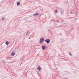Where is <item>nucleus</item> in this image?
Listing matches in <instances>:
<instances>
[{"mask_svg":"<svg viewBox=\"0 0 79 79\" xmlns=\"http://www.w3.org/2000/svg\"><path fill=\"white\" fill-rule=\"evenodd\" d=\"M44 38H42L40 40V44L42 43V42H44Z\"/></svg>","mask_w":79,"mask_h":79,"instance_id":"1","label":"nucleus"},{"mask_svg":"<svg viewBox=\"0 0 79 79\" xmlns=\"http://www.w3.org/2000/svg\"><path fill=\"white\" fill-rule=\"evenodd\" d=\"M45 42H47V44H49V43H50V40L49 39L45 41Z\"/></svg>","mask_w":79,"mask_h":79,"instance_id":"2","label":"nucleus"},{"mask_svg":"<svg viewBox=\"0 0 79 79\" xmlns=\"http://www.w3.org/2000/svg\"><path fill=\"white\" fill-rule=\"evenodd\" d=\"M37 69L40 70V71H41V69H42V68H41L40 67H38Z\"/></svg>","mask_w":79,"mask_h":79,"instance_id":"3","label":"nucleus"},{"mask_svg":"<svg viewBox=\"0 0 79 79\" xmlns=\"http://www.w3.org/2000/svg\"><path fill=\"white\" fill-rule=\"evenodd\" d=\"M17 6H19V5H20V2H17Z\"/></svg>","mask_w":79,"mask_h":79,"instance_id":"4","label":"nucleus"},{"mask_svg":"<svg viewBox=\"0 0 79 79\" xmlns=\"http://www.w3.org/2000/svg\"><path fill=\"white\" fill-rule=\"evenodd\" d=\"M6 44L7 45H8L9 44V42H8V41H6Z\"/></svg>","mask_w":79,"mask_h":79,"instance_id":"5","label":"nucleus"},{"mask_svg":"<svg viewBox=\"0 0 79 79\" xmlns=\"http://www.w3.org/2000/svg\"><path fill=\"white\" fill-rule=\"evenodd\" d=\"M42 48L43 50H45V46H42Z\"/></svg>","mask_w":79,"mask_h":79,"instance_id":"6","label":"nucleus"},{"mask_svg":"<svg viewBox=\"0 0 79 79\" xmlns=\"http://www.w3.org/2000/svg\"><path fill=\"white\" fill-rule=\"evenodd\" d=\"M39 15V14L36 13L35 14H33L34 16H36V15Z\"/></svg>","mask_w":79,"mask_h":79,"instance_id":"7","label":"nucleus"},{"mask_svg":"<svg viewBox=\"0 0 79 79\" xmlns=\"http://www.w3.org/2000/svg\"><path fill=\"white\" fill-rule=\"evenodd\" d=\"M11 55H12V56H13L14 55H15V54H14V53H12L11 54Z\"/></svg>","mask_w":79,"mask_h":79,"instance_id":"8","label":"nucleus"},{"mask_svg":"<svg viewBox=\"0 0 79 79\" xmlns=\"http://www.w3.org/2000/svg\"><path fill=\"white\" fill-rule=\"evenodd\" d=\"M55 12H58V10H55Z\"/></svg>","mask_w":79,"mask_h":79,"instance_id":"9","label":"nucleus"},{"mask_svg":"<svg viewBox=\"0 0 79 79\" xmlns=\"http://www.w3.org/2000/svg\"><path fill=\"white\" fill-rule=\"evenodd\" d=\"M2 19H3V20H4V19H5V18H2Z\"/></svg>","mask_w":79,"mask_h":79,"instance_id":"10","label":"nucleus"},{"mask_svg":"<svg viewBox=\"0 0 79 79\" xmlns=\"http://www.w3.org/2000/svg\"><path fill=\"white\" fill-rule=\"evenodd\" d=\"M69 55H71V54L70 53H69Z\"/></svg>","mask_w":79,"mask_h":79,"instance_id":"11","label":"nucleus"},{"mask_svg":"<svg viewBox=\"0 0 79 79\" xmlns=\"http://www.w3.org/2000/svg\"><path fill=\"white\" fill-rule=\"evenodd\" d=\"M27 34H28V33L27 32Z\"/></svg>","mask_w":79,"mask_h":79,"instance_id":"12","label":"nucleus"}]
</instances>
